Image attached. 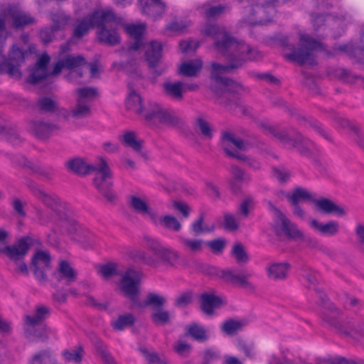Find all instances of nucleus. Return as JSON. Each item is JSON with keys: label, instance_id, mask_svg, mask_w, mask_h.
Instances as JSON below:
<instances>
[{"label": "nucleus", "instance_id": "nucleus-1", "mask_svg": "<svg viewBox=\"0 0 364 364\" xmlns=\"http://www.w3.org/2000/svg\"><path fill=\"white\" fill-rule=\"evenodd\" d=\"M203 34L214 39V48L218 54L229 61L226 65L212 63L211 77L217 82L225 86L229 91L237 92L241 85L231 79L223 77L225 74L241 67L247 60H256L262 54L256 48L231 36L223 27L215 24H206L202 29Z\"/></svg>", "mask_w": 364, "mask_h": 364}, {"label": "nucleus", "instance_id": "nucleus-2", "mask_svg": "<svg viewBox=\"0 0 364 364\" xmlns=\"http://www.w3.org/2000/svg\"><path fill=\"white\" fill-rule=\"evenodd\" d=\"M126 107L141 117L149 127L160 128L163 126H176L180 119L173 113L156 102H149L143 106L141 96L132 90L126 99Z\"/></svg>", "mask_w": 364, "mask_h": 364}, {"label": "nucleus", "instance_id": "nucleus-3", "mask_svg": "<svg viewBox=\"0 0 364 364\" xmlns=\"http://www.w3.org/2000/svg\"><path fill=\"white\" fill-rule=\"evenodd\" d=\"M68 169L78 175H85L95 172L94 184L97 189L109 200L114 198V194L111 190L112 173L107 162L104 158H100L95 165L87 164L83 159L76 158L66 163Z\"/></svg>", "mask_w": 364, "mask_h": 364}, {"label": "nucleus", "instance_id": "nucleus-4", "mask_svg": "<svg viewBox=\"0 0 364 364\" xmlns=\"http://www.w3.org/2000/svg\"><path fill=\"white\" fill-rule=\"evenodd\" d=\"M100 14L105 17L102 18V23L97 26V38L100 42L109 46H115L120 41L118 27L122 23V18L117 16L109 9H101Z\"/></svg>", "mask_w": 364, "mask_h": 364}, {"label": "nucleus", "instance_id": "nucleus-5", "mask_svg": "<svg viewBox=\"0 0 364 364\" xmlns=\"http://www.w3.org/2000/svg\"><path fill=\"white\" fill-rule=\"evenodd\" d=\"M338 0H315L318 11L311 14L312 23L315 30L321 27L324 22L332 30L335 31L334 36L337 37L344 32L346 27V21L343 17L336 18L331 16H325L322 11L336 4Z\"/></svg>", "mask_w": 364, "mask_h": 364}, {"label": "nucleus", "instance_id": "nucleus-6", "mask_svg": "<svg viewBox=\"0 0 364 364\" xmlns=\"http://www.w3.org/2000/svg\"><path fill=\"white\" fill-rule=\"evenodd\" d=\"M221 146L228 156L245 161L250 168L254 170L260 168V163L258 161L237 153V150H245L247 144L242 139L235 137L234 134L228 132H223Z\"/></svg>", "mask_w": 364, "mask_h": 364}, {"label": "nucleus", "instance_id": "nucleus-7", "mask_svg": "<svg viewBox=\"0 0 364 364\" xmlns=\"http://www.w3.org/2000/svg\"><path fill=\"white\" fill-rule=\"evenodd\" d=\"M300 47L297 49V63L301 65H314L316 64V53L323 51L326 54H331L326 50L324 46L314 40L309 35L300 36Z\"/></svg>", "mask_w": 364, "mask_h": 364}, {"label": "nucleus", "instance_id": "nucleus-8", "mask_svg": "<svg viewBox=\"0 0 364 364\" xmlns=\"http://www.w3.org/2000/svg\"><path fill=\"white\" fill-rule=\"evenodd\" d=\"M6 37L1 38L0 36V57L4 61L0 63V73H6L12 77L20 78L21 73L19 69L21 63L24 60V52L14 45L9 53V60L6 61L4 55H3L4 48L5 46Z\"/></svg>", "mask_w": 364, "mask_h": 364}, {"label": "nucleus", "instance_id": "nucleus-9", "mask_svg": "<svg viewBox=\"0 0 364 364\" xmlns=\"http://www.w3.org/2000/svg\"><path fill=\"white\" fill-rule=\"evenodd\" d=\"M1 14L8 18V24L14 29H23L35 23V18L24 11L18 4H9L6 6H1Z\"/></svg>", "mask_w": 364, "mask_h": 364}, {"label": "nucleus", "instance_id": "nucleus-10", "mask_svg": "<svg viewBox=\"0 0 364 364\" xmlns=\"http://www.w3.org/2000/svg\"><path fill=\"white\" fill-rule=\"evenodd\" d=\"M87 65V63L83 56L70 55L57 62L54 65L52 74L58 75L63 68H67L70 71L69 80L72 82L80 83V82L77 81V78L82 76V70Z\"/></svg>", "mask_w": 364, "mask_h": 364}, {"label": "nucleus", "instance_id": "nucleus-11", "mask_svg": "<svg viewBox=\"0 0 364 364\" xmlns=\"http://www.w3.org/2000/svg\"><path fill=\"white\" fill-rule=\"evenodd\" d=\"M8 232L0 228V254L6 255L9 259H17L21 256L26 255L32 243V237H23L14 245H6Z\"/></svg>", "mask_w": 364, "mask_h": 364}, {"label": "nucleus", "instance_id": "nucleus-12", "mask_svg": "<svg viewBox=\"0 0 364 364\" xmlns=\"http://www.w3.org/2000/svg\"><path fill=\"white\" fill-rule=\"evenodd\" d=\"M140 281L141 274L137 271L129 269L123 274L120 282L121 290L132 300L134 306H141L138 302Z\"/></svg>", "mask_w": 364, "mask_h": 364}, {"label": "nucleus", "instance_id": "nucleus-13", "mask_svg": "<svg viewBox=\"0 0 364 364\" xmlns=\"http://www.w3.org/2000/svg\"><path fill=\"white\" fill-rule=\"evenodd\" d=\"M101 9L95 10L90 14L76 20L73 32L74 38H81L88 33L92 28H96L102 23V18L105 16L100 14Z\"/></svg>", "mask_w": 364, "mask_h": 364}, {"label": "nucleus", "instance_id": "nucleus-14", "mask_svg": "<svg viewBox=\"0 0 364 364\" xmlns=\"http://www.w3.org/2000/svg\"><path fill=\"white\" fill-rule=\"evenodd\" d=\"M50 255L47 251L38 250L33 257V273L41 284H44L47 281L46 272L50 268Z\"/></svg>", "mask_w": 364, "mask_h": 364}, {"label": "nucleus", "instance_id": "nucleus-15", "mask_svg": "<svg viewBox=\"0 0 364 364\" xmlns=\"http://www.w3.org/2000/svg\"><path fill=\"white\" fill-rule=\"evenodd\" d=\"M50 62V56L44 53L41 55L36 65L31 70L30 74L28 76L27 82L31 84H36L50 76H55V75L52 74V72H48V65Z\"/></svg>", "mask_w": 364, "mask_h": 364}, {"label": "nucleus", "instance_id": "nucleus-16", "mask_svg": "<svg viewBox=\"0 0 364 364\" xmlns=\"http://www.w3.org/2000/svg\"><path fill=\"white\" fill-rule=\"evenodd\" d=\"M28 187L32 191L33 194L37 198L43 202L46 205L55 208V210L58 213L61 218H65L66 213H62L61 212L63 210L67 211L68 209L66 208L65 204H62L58 198L48 195L41 188L38 187L33 183L28 184Z\"/></svg>", "mask_w": 364, "mask_h": 364}, {"label": "nucleus", "instance_id": "nucleus-17", "mask_svg": "<svg viewBox=\"0 0 364 364\" xmlns=\"http://www.w3.org/2000/svg\"><path fill=\"white\" fill-rule=\"evenodd\" d=\"M274 217V228L279 236L287 238L294 237V225L288 218L278 209L272 207Z\"/></svg>", "mask_w": 364, "mask_h": 364}, {"label": "nucleus", "instance_id": "nucleus-18", "mask_svg": "<svg viewBox=\"0 0 364 364\" xmlns=\"http://www.w3.org/2000/svg\"><path fill=\"white\" fill-rule=\"evenodd\" d=\"M69 17L64 14H55L52 17L53 25L51 28H46L41 31L40 38L44 43L52 41L54 33L58 30H62L68 25Z\"/></svg>", "mask_w": 364, "mask_h": 364}, {"label": "nucleus", "instance_id": "nucleus-19", "mask_svg": "<svg viewBox=\"0 0 364 364\" xmlns=\"http://www.w3.org/2000/svg\"><path fill=\"white\" fill-rule=\"evenodd\" d=\"M60 128L58 125L47 122L36 120L31 123L30 131L41 139H46L51 135L57 134Z\"/></svg>", "mask_w": 364, "mask_h": 364}, {"label": "nucleus", "instance_id": "nucleus-20", "mask_svg": "<svg viewBox=\"0 0 364 364\" xmlns=\"http://www.w3.org/2000/svg\"><path fill=\"white\" fill-rule=\"evenodd\" d=\"M221 277L228 283L237 284L249 290L255 289L254 285L248 281L250 274L245 272H235L229 269L223 270L221 272Z\"/></svg>", "mask_w": 364, "mask_h": 364}, {"label": "nucleus", "instance_id": "nucleus-21", "mask_svg": "<svg viewBox=\"0 0 364 364\" xmlns=\"http://www.w3.org/2000/svg\"><path fill=\"white\" fill-rule=\"evenodd\" d=\"M53 276L58 282H63L65 285H69L75 282L77 272L68 262L61 260Z\"/></svg>", "mask_w": 364, "mask_h": 364}, {"label": "nucleus", "instance_id": "nucleus-22", "mask_svg": "<svg viewBox=\"0 0 364 364\" xmlns=\"http://www.w3.org/2000/svg\"><path fill=\"white\" fill-rule=\"evenodd\" d=\"M314 204L316 210L324 214H334L338 217L346 215V210L341 206L338 205L333 200L327 198H316Z\"/></svg>", "mask_w": 364, "mask_h": 364}, {"label": "nucleus", "instance_id": "nucleus-23", "mask_svg": "<svg viewBox=\"0 0 364 364\" xmlns=\"http://www.w3.org/2000/svg\"><path fill=\"white\" fill-rule=\"evenodd\" d=\"M142 14L157 18L163 15L166 10V4L161 0H139Z\"/></svg>", "mask_w": 364, "mask_h": 364}, {"label": "nucleus", "instance_id": "nucleus-24", "mask_svg": "<svg viewBox=\"0 0 364 364\" xmlns=\"http://www.w3.org/2000/svg\"><path fill=\"white\" fill-rule=\"evenodd\" d=\"M309 226L316 232L323 236L332 237L339 232V223L336 220H329L326 223L319 222L316 219L309 220Z\"/></svg>", "mask_w": 364, "mask_h": 364}, {"label": "nucleus", "instance_id": "nucleus-25", "mask_svg": "<svg viewBox=\"0 0 364 364\" xmlns=\"http://www.w3.org/2000/svg\"><path fill=\"white\" fill-rule=\"evenodd\" d=\"M49 315V309L45 306H38L33 315H26L24 322L26 333H31L36 326H38Z\"/></svg>", "mask_w": 364, "mask_h": 364}, {"label": "nucleus", "instance_id": "nucleus-26", "mask_svg": "<svg viewBox=\"0 0 364 364\" xmlns=\"http://www.w3.org/2000/svg\"><path fill=\"white\" fill-rule=\"evenodd\" d=\"M193 86L186 85L181 82H166L163 84L165 95L175 100H181L187 89L193 90Z\"/></svg>", "mask_w": 364, "mask_h": 364}, {"label": "nucleus", "instance_id": "nucleus-27", "mask_svg": "<svg viewBox=\"0 0 364 364\" xmlns=\"http://www.w3.org/2000/svg\"><path fill=\"white\" fill-rule=\"evenodd\" d=\"M145 49V56L150 67L158 65L161 58L162 45L158 41H151L143 45Z\"/></svg>", "mask_w": 364, "mask_h": 364}, {"label": "nucleus", "instance_id": "nucleus-28", "mask_svg": "<svg viewBox=\"0 0 364 364\" xmlns=\"http://www.w3.org/2000/svg\"><path fill=\"white\" fill-rule=\"evenodd\" d=\"M201 309L207 315L213 314L215 309L220 307L223 301L221 297L213 293H204L200 296Z\"/></svg>", "mask_w": 364, "mask_h": 364}, {"label": "nucleus", "instance_id": "nucleus-29", "mask_svg": "<svg viewBox=\"0 0 364 364\" xmlns=\"http://www.w3.org/2000/svg\"><path fill=\"white\" fill-rule=\"evenodd\" d=\"M338 51L343 52L349 55L358 58L364 56V26L361 31L360 41L356 46H354L352 43L343 44L336 47L332 54Z\"/></svg>", "mask_w": 364, "mask_h": 364}, {"label": "nucleus", "instance_id": "nucleus-30", "mask_svg": "<svg viewBox=\"0 0 364 364\" xmlns=\"http://www.w3.org/2000/svg\"><path fill=\"white\" fill-rule=\"evenodd\" d=\"M126 32L134 38V43L130 46L132 50H137L142 46L141 37L145 31V24H127L124 26Z\"/></svg>", "mask_w": 364, "mask_h": 364}, {"label": "nucleus", "instance_id": "nucleus-31", "mask_svg": "<svg viewBox=\"0 0 364 364\" xmlns=\"http://www.w3.org/2000/svg\"><path fill=\"white\" fill-rule=\"evenodd\" d=\"M70 234L74 240L84 245L90 246L93 242L94 235L78 224L73 226L72 230H70Z\"/></svg>", "mask_w": 364, "mask_h": 364}, {"label": "nucleus", "instance_id": "nucleus-32", "mask_svg": "<svg viewBox=\"0 0 364 364\" xmlns=\"http://www.w3.org/2000/svg\"><path fill=\"white\" fill-rule=\"evenodd\" d=\"M267 275L274 280L284 279L289 271V265L286 262L273 263L267 267Z\"/></svg>", "mask_w": 364, "mask_h": 364}, {"label": "nucleus", "instance_id": "nucleus-33", "mask_svg": "<svg viewBox=\"0 0 364 364\" xmlns=\"http://www.w3.org/2000/svg\"><path fill=\"white\" fill-rule=\"evenodd\" d=\"M129 203L136 212L143 215H147L153 222H156V213L149 208L144 200L137 196H133L130 197Z\"/></svg>", "mask_w": 364, "mask_h": 364}, {"label": "nucleus", "instance_id": "nucleus-34", "mask_svg": "<svg viewBox=\"0 0 364 364\" xmlns=\"http://www.w3.org/2000/svg\"><path fill=\"white\" fill-rule=\"evenodd\" d=\"M273 40L276 41L277 43L282 48L283 56L286 60L292 63H296V51L294 46L289 43L288 37L286 36H282L279 38L274 37L273 38Z\"/></svg>", "mask_w": 364, "mask_h": 364}, {"label": "nucleus", "instance_id": "nucleus-35", "mask_svg": "<svg viewBox=\"0 0 364 364\" xmlns=\"http://www.w3.org/2000/svg\"><path fill=\"white\" fill-rule=\"evenodd\" d=\"M203 63L200 60L196 59L183 63L179 67V73L186 77L197 75L200 70Z\"/></svg>", "mask_w": 364, "mask_h": 364}, {"label": "nucleus", "instance_id": "nucleus-36", "mask_svg": "<svg viewBox=\"0 0 364 364\" xmlns=\"http://www.w3.org/2000/svg\"><path fill=\"white\" fill-rule=\"evenodd\" d=\"M245 322L240 320L228 319L221 325V330L227 335L232 336L241 331Z\"/></svg>", "mask_w": 364, "mask_h": 364}, {"label": "nucleus", "instance_id": "nucleus-37", "mask_svg": "<svg viewBox=\"0 0 364 364\" xmlns=\"http://www.w3.org/2000/svg\"><path fill=\"white\" fill-rule=\"evenodd\" d=\"M156 220L155 223H159L164 228L175 232L179 231L181 228V225L178 220L171 215H165L159 218L156 217Z\"/></svg>", "mask_w": 364, "mask_h": 364}, {"label": "nucleus", "instance_id": "nucleus-38", "mask_svg": "<svg viewBox=\"0 0 364 364\" xmlns=\"http://www.w3.org/2000/svg\"><path fill=\"white\" fill-rule=\"evenodd\" d=\"M90 106L89 103L77 99L75 107L71 110V114L76 118H83L90 114Z\"/></svg>", "mask_w": 364, "mask_h": 364}, {"label": "nucleus", "instance_id": "nucleus-39", "mask_svg": "<svg viewBox=\"0 0 364 364\" xmlns=\"http://www.w3.org/2000/svg\"><path fill=\"white\" fill-rule=\"evenodd\" d=\"M62 356L65 362L79 364L82 361L83 350L81 348H76L71 350H65L62 352Z\"/></svg>", "mask_w": 364, "mask_h": 364}, {"label": "nucleus", "instance_id": "nucleus-40", "mask_svg": "<svg viewBox=\"0 0 364 364\" xmlns=\"http://www.w3.org/2000/svg\"><path fill=\"white\" fill-rule=\"evenodd\" d=\"M125 146L131 147L134 151H139L141 147L140 141L136 139L135 132L132 131L125 132L121 137Z\"/></svg>", "mask_w": 364, "mask_h": 364}, {"label": "nucleus", "instance_id": "nucleus-41", "mask_svg": "<svg viewBox=\"0 0 364 364\" xmlns=\"http://www.w3.org/2000/svg\"><path fill=\"white\" fill-rule=\"evenodd\" d=\"M134 322V317L132 314H127L119 316L117 319L112 322L113 328L122 331L127 327L132 326Z\"/></svg>", "mask_w": 364, "mask_h": 364}, {"label": "nucleus", "instance_id": "nucleus-42", "mask_svg": "<svg viewBox=\"0 0 364 364\" xmlns=\"http://www.w3.org/2000/svg\"><path fill=\"white\" fill-rule=\"evenodd\" d=\"M314 144L307 139L304 138L297 134V151L304 156L309 157L311 155Z\"/></svg>", "mask_w": 364, "mask_h": 364}, {"label": "nucleus", "instance_id": "nucleus-43", "mask_svg": "<svg viewBox=\"0 0 364 364\" xmlns=\"http://www.w3.org/2000/svg\"><path fill=\"white\" fill-rule=\"evenodd\" d=\"M191 229L194 235H199L204 232H210L214 230L215 226L203 225V215L201 214L198 220L194 221L191 226Z\"/></svg>", "mask_w": 364, "mask_h": 364}, {"label": "nucleus", "instance_id": "nucleus-44", "mask_svg": "<svg viewBox=\"0 0 364 364\" xmlns=\"http://www.w3.org/2000/svg\"><path fill=\"white\" fill-rule=\"evenodd\" d=\"M55 360L49 351L43 350L36 354L30 364H55Z\"/></svg>", "mask_w": 364, "mask_h": 364}, {"label": "nucleus", "instance_id": "nucleus-45", "mask_svg": "<svg viewBox=\"0 0 364 364\" xmlns=\"http://www.w3.org/2000/svg\"><path fill=\"white\" fill-rule=\"evenodd\" d=\"M75 92L77 95V100H81L87 103L93 100L97 94L95 88L88 87L78 88L75 90Z\"/></svg>", "mask_w": 364, "mask_h": 364}, {"label": "nucleus", "instance_id": "nucleus-46", "mask_svg": "<svg viewBox=\"0 0 364 364\" xmlns=\"http://www.w3.org/2000/svg\"><path fill=\"white\" fill-rule=\"evenodd\" d=\"M334 75L342 81L348 83H353L358 79H363L361 77L357 76L350 71L341 68H336L334 70Z\"/></svg>", "mask_w": 364, "mask_h": 364}, {"label": "nucleus", "instance_id": "nucleus-47", "mask_svg": "<svg viewBox=\"0 0 364 364\" xmlns=\"http://www.w3.org/2000/svg\"><path fill=\"white\" fill-rule=\"evenodd\" d=\"M188 333L197 341H203L207 339L205 330L200 326L196 324L190 326L188 328Z\"/></svg>", "mask_w": 364, "mask_h": 364}, {"label": "nucleus", "instance_id": "nucleus-48", "mask_svg": "<svg viewBox=\"0 0 364 364\" xmlns=\"http://www.w3.org/2000/svg\"><path fill=\"white\" fill-rule=\"evenodd\" d=\"M232 255L239 263L246 262L248 260V256L245 250L243 245L240 243L235 244L232 248Z\"/></svg>", "mask_w": 364, "mask_h": 364}, {"label": "nucleus", "instance_id": "nucleus-49", "mask_svg": "<svg viewBox=\"0 0 364 364\" xmlns=\"http://www.w3.org/2000/svg\"><path fill=\"white\" fill-rule=\"evenodd\" d=\"M340 316V311L333 305L326 310L323 314V319L328 322L331 325L336 326V319Z\"/></svg>", "mask_w": 364, "mask_h": 364}, {"label": "nucleus", "instance_id": "nucleus-50", "mask_svg": "<svg viewBox=\"0 0 364 364\" xmlns=\"http://www.w3.org/2000/svg\"><path fill=\"white\" fill-rule=\"evenodd\" d=\"M140 352L144 355L146 360L150 363L155 364H168L165 358H161L155 353H149V350L144 348H139Z\"/></svg>", "mask_w": 364, "mask_h": 364}, {"label": "nucleus", "instance_id": "nucleus-51", "mask_svg": "<svg viewBox=\"0 0 364 364\" xmlns=\"http://www.w3.org/2000/svg\"><path fill=\"white\" fill-rule=\"evenodd\" d=\"M153 321L157 325H164L170 321L171 316L166 311L158 310L151 316Z\"/></svg>", "mask_w": 364, "mask_h": 364}, {"label": "nucleus", "instance_id": "nucleus-52", "mask_svg": "<svg viewBox=\"0 0 364 364\" xmlns=\"http://www.w3.org/2000/svg\"><path fill=\"white\" fill-rule=\"evenodd\" d=\"M146 245L148 249L151 250L157 256L164 252V249L166 248V247L163 246L157 240L151 237L146 238Z\"/></svg>", "mask_w": 364, "mask_h": 364}, {"label": "nucleus", "instance_id": "nucleus-53", "mask_svg": "<svg viewBox=\"0 0 364 364\" xmlns=\"http://www.w3.org/2000/svg\"><path fill=\"white\" fill-rule=\"evenodd\" d=\"M203 9L204 11L205 15L208 18H215L222 13H223L225 10V7L221 5L217 6H209V5L204 4L203 6Z\"/></svg>", "mask_w": 364, "mask_h": 364}, {"label": "nucleus", "instance_id": "nucleus-54", "mask_svg": "<svg viewBox=\"0 0 364 364\" xmlns=\"http://www.w3.org/2000/svg\"><path fill=\"white\" fill-rule=\"evenodd\" d=\"M231 173L232 175V180L242 182H249L250 181V176L237 166L232 165L231 166Z\"/></svg>", "mask_w": 364, "mask_h": 364}, {"label": "nucleus", "instance_id": "nucleus-55", "mask_svg": "<svg viewBox=\"0 0 364 364\" xmlns=\"http://www.w3.org/2000/svg\"><path fill=\"white\" fill-rule=\"evenodd\" d=\"M237 348L243 353L246 357L252 358L255 355V347L252 343H247L244 341H240L237 343Z\"/></svg>", "mask_w": 364, "mask_h": 364}, {"label": "nucleus", "instance_id": "nucleus-56", "mask_svg": "<svg viewBox=\"0 0 364 364\" xmlns=\"http://www.w3.org/2000/svg\"><path fill=\"white\" fill-rule=\"evenodd\" d=\"M40 109L44 112H53L56 109V103L49 97H42L38 101Z\"/></svg>", "mask_w": 364, "mask_h": 364}, {"label": "nucleus", "instance_id": "nucleus-57", "mask_svg": "<svg viewBox=\"0 0 364 364\" xmlns=\"http://www.w3.org/2000/svg\"><path fill=\"white\" fill-rule=\"evenodd\" d=\"M273 176L280 183H286L289 180L290 174L286 168L279 167L273 168Z\"/></svg>", "mask_w": 364, "mask_h": 364}, {"label": "nucleus", "instance_id": "nucleus-58", "mask_svg": "<svg viewBox=\"0 0 364 364\" xmlns=\"http://www.w3.org/2000/svg\"><path fill=\"white\" fill-rule=\"evenodd\" d=\"M296 197L297 203L300 200H304L314 203V200L316 199L314 196L311 194L307 189L301 187H297Z\"/></svg>", "mask_w": 364, "mask_h": 364}, {"label": "nucleus", "instance_id": "nucleus-59", "mask_svg": "<svg viewBox=\"0 0 364 364\" xmlns=\"http://www.w3.org/2000/svg\"><path fill=\"white\" fill-rule=\"evenodd\" d=\"M198 46V42L191 39L182 41L179 43L180 50L183 53L194 51Z\"/></svg>", "mask_w": 364, "mask_h": 364}, {"label": "nucleus", "instance_id": "nucleus-60", "mask_svg": "<svg viewBox=\"0 0 364 364\" xmlns=\"http://www.w3.org/2000/svg\"><path fill=\"white\" fill-rule=\"evenodd\" d=\"M159 257L166 260L171 264H176L178 258V253L168 247H166L164 249V252H162L161 255Z\"/></svg>", "mask_w": 364, "mask_h": 364}, {"label": "nucleus", "instance_id": "nucleus-61", "mask_svg": "<svg viewBox=\"0 0 364 364\" xmlns=\"http://www.w3.org/2000/svg\"><path fill=\"white\" fill-rule=\"evenodd\" d=\"M190 26V22L186 21H175L171 23L167 28L173 32H183Z\"/></svg>", "mask_w": 364, "mask_h": 364}, {"label": "nucleus", "instance_id": "nucleus-62", "mask_svg": "<svg viewBox=\"0 0 364 364\" xmlns=\"http://www.w3.org/2000/svg\"><path fill=\"white\" fill-rule=\"evenodd\" d=\"M174 349L179 355L186 357L191 351V346L186 342L179 341L175 343Z\"/></svg>", "mask_w": 364, "mask_h": 364}, {"label": "nucleus", "instance_id": "nucleus-63", "mask_svg": "<svg viewBox=\"0 0 364 364\" xmlns=\"http://www.w3.org/2000/svg\"><path fill=\"white\" fill-rule=\"evenodd\" d=\"M165 301L166 299L163 296L154 294H149L147 296L145 304L153 305L155 306H161L164 305Z\"/></svg>", "mask_w": 364, "mask_h": 364}, {"label": "nucleus", "instance_id": "nucleus-64", "mask_svg": "<svg viewBox=\"0 0 364 364\" xmlns=\"http://www.w3.org/2000/svg\"><path fill=\"white\" fill-rule=\"evenodd\" d=\"M183 245L191 251L196 252L201 249L203 241L201 240L183 239Z\"/></svg>", "mask_w": 364, "mask_h": 364}]
</instances>
